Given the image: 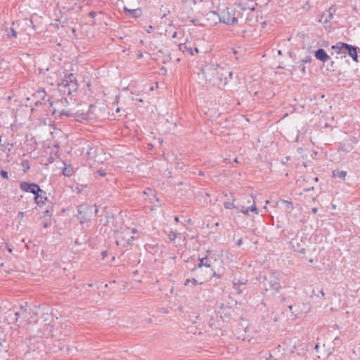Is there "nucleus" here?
<instances>
[{
	"label": "nucleus",
	"instance_id": "1",
	"mask_svg": "<svg viewBox=\"0 0 360 360\" xmlns=\"http://www.w3.org/2000/svg\"><path fill=\"white\" fill-rule=\"evenodd\" d=\"M244 1L239 0L238 3L221 10L219 14L220 22L227 25H234L238 23L243 25L251 20L255 4L251 1L246 4Z\"/></svg>",
	"mask_w": 360,
	"mask_h": 360
},
{
	"label": "nucleus",
	"instance_id": "2",
	"mask_svg": "<svg viewBox=\"0 0 360 360\" xmlns=\"http://www.w3.org/2000/svg\"><path fill=\"white\" fill-rule=\"evenodd\" d=\"M202 79L205 82H212L219 88H224L229 81L232 79L233 73L226 65L210 63L201 68Z\"/></svg>",
	"mask_w": 360,
	"mask_h": 360
},
{
	"label": "nucleus",
	"instance_id": "3",
	"mask_svg": "<svg viewBox=\"0 0 360 360\" xmlns=\"http://www.w3.org/2000/svg\"><path fill=\"white\" fill-rule=\"evenodd\" d=\"M261 279L260 287L266 292L275 295L281 289L279 275L276 272L269 271Z\"/></svg>",
	"mask_w": 360,
	"mask_h": 360
},
{
	"label": "nucleus",
	"instance_id": "4",
	"mask_svg": "<svg viewBox=\"0 0 360 360\" xmlns=\"http://www.w3.org/2000/svg\"><path fill=\"white\" fill-rule=\"evenodd\" d=\"M68 105L69 102L67 98H62L60 100L50 103L53 110L52 114L56 119H62L63 117H69L73 115L71 111L67 109Z\"/></svg>",
	"mask_w": 360,
	"mask_h": 360
},
{
	"label": "nucleus",
	"instance_id": "5",
	"mask_svg": "<svg viewBox=\"0 0 360 360\" xmlns=\"http://www.w3.org/2000/svg\"><path fill=\"white\" fill-rule=\"evenodd\" d=\"M20 188L25 192H30L34 194V200L38 205L44 204L46 200V197L45 196L46 193L36 184L22 181L20 184Z\"/></svg>",
	"mask_w": 360,
	"mask_h": 360
},
{
	"label": "nucleus",
	"instance_id": "6",
	"mask_svg": "<svg viewBox=\"0 0 360 360\" xmlns=\"http://www.w3.org/2000/svg\"><path fill=\"white\" fill-rule=\"evenodd\" d=\"M77 86L76 77L72 73H70L58 84V88L60 92L70 95L77 91Z\"/></svg>",
	"mask_w": 360,
	"mask_h": 360
},
{
	"label": "nucleus",
	"instance_id": "7",
	"mask_svg": "<svg viewBox=\"0 0 360 360\" xmlns=\"http://www.w3.org/2000/svg\"><path fill=\"white\" fill-rule=\"evenodd\" d=\"M44 330L51 335L52 338L60 340L63 336H66L67 334L64 331V327L59 322L58 318L52 321L51 323L46 324Z\"/></svg>",
	"mask_w": 360,
	"mask_h": 360
},
{
	"label": "nucleus",
	"instance_id": "8",
	"mask_svg": "<svg viewBox=\"0 0 360 360\" xmlns=\"http://www.w3.org/2000/svg\"><path fill=\"white\" fill-rule=\"evenodd\" d=\"M116 244L117 245H123L125 241L127 244L131 245L132 241L134 240V236H131L130 231L129 228H126L124 231L120 233L117 232L116 233Z\"/></svg>",
	"mask_w": 360,
	"mask_h": 360
},
{
	"label": "nucleus",
	"instance_id": "9",
	"mask_svg": "<svg viewBox=\"0 0 360 360\" xmlns=\"http://www.w3.org/2000/svg\"><path fill=\"white\" fill-rule=\"evenodd\" d=\"M77 217L81 224L89 221L91 214V210L89 207L85 205H79L77 207Z\"/></svg>",
	"mask_w": 360,
	"mask_h": 360
},
{
	"label": "nucleus",
	"instance_id": "10",
	"mask_svg": "<svg viewBox=\"0 0 360 360\" xmlns=\"http://www.w3.org/2000/svg\"><path fill=\"white\" fill-rule=\"evenodd\" d=\"M244 332V335L238 336V338H241L243 340H246L249 342L254 343L259 337V333L250 326L246 327Z\"/></svg>",
	"mask_w": 360,
	"mask_h": 360
},
{
	"label": "nucleus",
	"instance_id": "11",
	"mask_svg": "<svg viewBox=\"0 0 360 360\" xmlns=\"http://www.w3.org/2000/svg\"><path fill=\"white\" fill-rule=\"evenodd\" d=\"M251 201H252V204L251 205V206H250L248 207H246L244 205H241L240 207V212L242 213L248 215L249 211H251V212H255V214H258V210H257V208L256 207L255 202V200L253 199V196L252 195H250L248 197V203H250Z\"/></svg>",
	"mask_w": 360,
	"mask_h": 360
},
{
	"label": "nucleus",
	"instance_id": "12",
	"mask_svg": "<svg viewBox=\"0 0 360 360\" xmlns=\"http://www.w3.org/2000/svg\"><path fill=\"white\" fill-rule=\"evenodd\" d=\"M331 48L338 54H345L349 48V44L344 42H338L335 45L332 46Z\"/></svg>",
	"mask_w": 360,
	"mask_h": 360
},
{
	"label": "nucleus",
	"instance_id": "13",
	"mask_svg": "<svg viewBox=\"0 0 360 360\" xmlns=\"http://www.w3.org/2000/svg\"><path fill=\"white\" fill-rule=\"evenodd\" d=\"M178 48L184 53H187L191 56L193 55V48L190 43L179 44H178Z\"/></svg>",
	"mask_w": 360,
	"mask_h": 360
},
{
	"label": "nucleus",
	"instance_id": "14",
	"mask_svg": "<svg viewBox=\"0 0 360 360\" xmlns=\"http://www.w3.org/2000/svg\"><path fill=\"white\" fill-rule=\"evenodd\" d=\"M315 57L322 62H326L330 59V57L328 56L325 50L323 49H319L315 52Z\"/></svg>",
	"mask_w": 360,
	"mask_h": 360
},
{
	"label": "nucleus",
	"instance_id": "15",
	"mask_svg": "<svg viewBox=\"0 0 360 360\" xmlns=\"http://www.w3.org/2000/svg\"><path fill=\"white\" fill-rule=\"evenodd\" d=\"M357 50H359L358 47H354L352 45L349 44V48L347 49L349 55L352 57L354 61L358 62V55Z\"/></svg>",
	"mask_w": 360,
	"mask_h": 360
},
{
	"label": "nucleus",
	"instance_id": "16",
	"mask_svg": "<svg viewBox=\"0 0 360 360\" xmlns=\"http://www.w3.org/2000/svg\"><path fill=\"white\" fill-rule=\"evenodd\" d=\"M124 10L125 12L129 13L131 16L134 18H138L141 15L142 11L141 8H136V9H129L126 7L124 8Z\"/></svg>",
	"mask_w": 360,
	"mask_h": 360
},
{
	"label": "nucleus",
	"instance_id": "17",
	"mask_svg": "<svg viewBox=\"0 0 360 360\" xmlns=\"http://www.w3.org/2000/svg\"><path fill=\"white\" fill-rule=\"evenodd\" d=\"M333 176L338 177L342 179H345V178L347 175V172L343 171V170H342V171L335 170V171H333Z\"/></svg>",
	"mask_w": 360,
	"mask_h": 360
},
{
	"label": "nucleus",
	"instance_id": "18",
	"mask_svg": "<svg viewBox=\"0 0 360 360\" xmlns=\"http://www.w3.org/2000/svg\"><path fill=\"white\" fill-rule=\"evenodd\" d=\"M202 266H205L206 267H210L211 266V264H210V260L208 259V258L207 257H205V258H202L200 259V263L198 264V268H200L202 267Z\"/></svg>",
	"mask_w": 360,
	"mask_h": 360
},
{
	"label": "nucleus",
	"instance_id": "19",
	"mask_svg": "<svg viewBox=\"0 0 360 360\" xmlns=\"http://www.w3.org/2000/svg\"><path fill=\"white\" fill-rule=\"evenodd\" d=\"M179 236H181V233H177L176 231H170L168 233V238L171 241H174V240Z\"/></svg>",
	"mask_w": 360,
	"mask_h": 360
},
{
	"label": "nucleus",
	"instance_id": "20",
	"mask_svg": "<svg viewBox=\"0 0 360 360\" xmlns=\"http://www.w3.org/2000/svg\"><path fill=\"white\" fill-rule=\"evenodd\" d=\"M8 68L7 63L4 59H0V70Z\"/></svg>",
	"mask_w": 360,
	"mask_h": 360
},
{
	"label": "nucleus",
	"instance_id": "21",
	"mask_svg": "<svg viewBox=\"0 0 360 360\" xmlns=\"http://www.w3.org/2000/svg\"><path fill=\"white\" fill-rule=\"evenodd\" d=\"M224 205L226 209H233L235 207V205L233 202H224Z\"/></svg>",
	"mask_w": 360,
	"mask_h": 360
},
{
	"label": "nucleus",
	"instance_id": "22",
	"mask_svg": "<svg viewBox=\"0 0 360 360\" xmlns=\"http://www.w3.org/2000/svg\"><path fill=\"white\" fill-rule=\"evenodd\" d=\"M290 244H291L292 248L294 249L295 251H297V252H301V253H304L305 252V249L304 248H301V249L295 248L293 240H292L290 242Z\"/></svg>",
	"mask_w": 360,
	"mask_h": 360
},
{
	"label": "nucleus",
	"instance_id": "23",
	"mask_svg": "<svg viewBox=\"0 0 360 360\" xmlns=\"http://www.w3.org/2000/svg\"><path fill=\"white\" fill-rule=\"evenodd\" d=\"M37 94L39 98H41L42 100H44L46 93L44 90H39Z\"/></svg>",
	"mask_w": 360,
	"mask_h": 360
},
{
	"label": "nucleus",
	"instance_id": "24",
	"mask_svg": "<svg viewBox=\"0 0 360 360\" xmlns=\"http://www.w3.org/2000/svg\"><path fill=\"white\" fill-rule=\"evenodd\" d=\"M7 35L10 38L15 37H16V32L13 28H11V30H10L9 32H8Z\"/></svg>",
	"mask_w": 360,
	"mask_h": 360
},
{
	"label": "nucleus",
	"instance_id": "25",
	"mask_svg": "<svg viewBox=\"0 0 360 360\" xmlns=\"http://www.w3.org/2000/svg\"><path fill=\"white\" fill-rule=\"evenodd\" d=\"M282 202L286 205L288 208L292 209L293 206L291 202L285 200H283Z\"/></svg>",
	"mask_w": 360,
	"mask_h": 360
},
{
	"label": "nucleus",
	"instance_id": "26",
	"mask_svg": "<svg viewBox=\"0 0 360 360\" xmlns=\"http://www.w3.org/2000/svg\"><path fill=\"white\" fill-rule=\"evenodd\" d=\"M302 60L303 63H310L311 62V58L310 56H306Z\"/></svg>",
	"mask_w": 360,
	"mask_h": 360
},
{
	"label": "nucleus",
	"instance_id": "27",
	"mask_svg": "<svg viewBox=\"0 0 360 360\" xmlns=\"http://www.w3.org/2000/svg\"><path fill=\"white\" fill-rule=\"evenodd\" d=\"M1 175L4 179H7L8 178V172L4 170L1 171Z\"/></svg>",
	"mask_w": 360,
	"mask_h": 360
},
{
	"label": "nucleus",
	"instance_id": "28",
	"mask_svg": "<svg viewBox=\"0 0 360 360\" xmlns=\"http://www.w3.org/2000/svg\"><path fill=\"white\" fill-rule=\"evenodd\" d=\"M42 316H44V321H46L48 320L47 317L49 316L50 315L49 311H47L46 313H43Z\"/></svg>",
	"mask_w": 360,
	"mask_h": 360
},
{
	"label": "nucleus",
	"instance_id": "29",
	"mask_svg": "<svg viewBox=\"0 0 360 360\" xmlns=\"http://www.w3.org/2000/svg\"><path fill=\"white\" fill-rule=\"evenodd\" d=\"M189 282H192V283H193V285H195V284L198 283V282H197V281H196L195 279H194V278H193L192 281H190L189 279H188V280H186V282H185V285H188V283Z\"/></svg>",
	"mask_w": 360,
	"mask_h": 360
},
{
	"label": "nucleus",
	"instance_id": "30",
	"mask_svg": "<svg viewBox=\"0 0 360 360\" xmlns=\"http://www.w3.org/2000/svg\"><path fill=\"white\" fill-rule=\"evenodd\" d=\"M97 173H98L99 175L102 176H105V174H106L104 170H103V169H99V170H98V171H97Z\"/></svg>",
	"mask_w": 360,
	"mask_h": 360
},
{
	"label": "nucleus",
	"instance_id": "31",
	"mask_svg": "<svg viewBox=\"0 0 360 360\" xmlns=\"http://www.w3.org/2000/svg\"><path fill=\"white\" fill-rule=\"evenodd\" d=\"M75 117H77V118H81L83 120H86L87 118L86 115H84V114H82L81 117L79 115H75Z\"/></svg>",
	"mask_w": 360,
	"mask_h": 360
},
{
	"label": "nucleus",
	"instance_id": "32",
	"mask_svg": "<svg viewBox=\"0 0 360 360\" xmlns=\"http://www.w3.org/2000/svg\"><path fill=\"white\" fill-rule=\"evenodd\" d=\"M89 15L91 18H94L96 15V13L94 11H91L89 13Z\"/></svg>",
	"mask_w": 360,
	"mask_h": 360
},
{
	"label": "nucleus",
	"instance_id": "33",
	"mask_svg": "<svg viewBox=\"0 0 360 360\" xmlns=\"http://www.w3.org/2000/svg\"><path fill=\"white\" fill-rule=\"evenodd\" d=\"M300 68H301V71H302V72L303 74H305V73H306V68H305V66L302 65L300 66Z\"/></svg>",
	"mask_w": 360,
	"mask_h": 360
},
{
	"label": "nucleus",
	"instance_id": "34",
	"mask_svg": "<svg viewBox=\"0 0 360 360\" xmlns=\"http://www.w3.org/2000/svg\"><path fill=\"white\" fill-rule=\"evenodd\" d=\"M237 243V245H238V246L242 245H243V239H242V238L239 239V240L237 241V243Z\"/></svg>",
	"mask_w": 360,
	"mask_h": 360
},
{
	"label": "nucleus",
	"instance_id": "35",
	"mask_svg": "<svg viewBox=\"0 0 360 360\" xmlns=\"http://www.w3.org/2000/svg\"><path fill=\"white\" fill-rule=\"evenodd\" d=\"M24 212H20L18 213V217H20V219H22L24 217Z\"/></svg>",
	"mask_w": 360,
	"mask_h": 360
},
{
	"label": "nucleus",
	"instance_id": "36",
	"mask_svg": "<svg viewBox=\"0 0 360 360\" xmlns=\"http://www.w3.org/2000/svg\"><path fill=\"white\" fill-rule=\"evenodd\" d=\"M49 226H50V224H49L47 222L44 223V224H43V227L45 229L48 228Z\"/></svg>",
	"mask_w": 360,
	"mask_h": 360
},
{
	"label": "nucleus",
	"instance_id": "37",
	"mask_svg": "<svg viewBox=\"0 0 360 360\" xmlns=\"http://www.w3.org/2000/svg\"><path fill=\"white\" fill-rule=\"evenodd\" d=\"M311 211L314 214H316L318 211V209L316 207H314Z\"/></svg>",
	"mask_w": 360,
	"mask_h": 360
},
{
	"label": "nucleus",
	"instance_id": "38",
	"mask_svg": "<svg viewBox=\"0 0 360 360\" xmlns=\"http://www.w3.org/2000/svg\"><path fill=\"white\" fill-rule=\"evenodd\" d=\"M153 30V27H152L151 25H150V26L148 27V29L147 30V32H148V33H150V32H151V30Z\"/></svg>",
	"mask_w": 360,
	"mask_h": 360
},
{
	"label": "nucleus",
	"instance_id": "39",
	"mask_svg": "<svg viewBox=\"0 0 360 360\" xmlns=\"http://www.w3.org/2000/svg\"><path fill=\"white\" fill-rule=\"evenodd\" d=\"M320 295H321V297H323V296L325 295V292H324V291H323V289L320 291Z\"/></svg>",
	"mask_w": 360,
	"mask_h": 360
},
{
	"label": "nucleus",
	"instance_id": "40",
	"mask_svg": "<svg viewBox=\"0 0 360 360\" xmlns=\"http://www.w3.org/2000/svg\"><path fill=\"white\" fill-rule=\"evenodd\" d=\"M174 221H175L176 222H179V218L178 217H174Z\"/></svg>",
	"mask_w": 360,
	"mask_h": 360
},
{
	"label": "nucleus",
	"instance_id": "41",
	"mask_svg": "<svg viewBox=\"0 0 360 360\" xmlns=\"http://www.w3.org/2000/svg\"><path fill=\"white\" fill-rule=\"evenodd\" d=\"M176 34H177L176 32H174L173 33V34H172V38H175V37H176Z\"/></svg>",
	"mask_w": 360,
	"mask_h": 360
},
{
	"label": "nucleus",
	"instance_id": "42",
	"mask_svg": "<svg viewBox=\"0 0 360 360\" xmlns=\"http://www.w3.org/2000/svg\"><path fill=\"white\" fill-rule=\"evenodd\" d=\"M161 70H162V72H164V74L167 72V70L164 67L162 68Z\"/></svg>",
	"mask_w": 360,
	"mask_h": 360
},
{
	"label": "nucleus",
	"instance_id": "43",
	"mask_svg": "<svg viewBox=\"0 0 360 360\" xmlns=\"http://www.w3.org/2000/svg\"><path fill=\"white\" fill-rule=\"evenodd\" d=\"M148 191H149L150 193H151V194H152L153 195H154V196H155L154 191H153V190H151V189H148Z\"/></svg>",
	"mask_w": 360,
	"mask_h": 360
},
{
	"label": "nucleus",
	"instance_id": "44",
	"mask_svg": "<svg viewBox=\"0 0 360 360\" xmlns=\"http://www.w3.org/2000/svg\"><path fill=\"white\" fill-rule=\"evenodd\" d=\"M143 57V54L141 53H139L138 55L139 58H141Z\"/></svg>",
	"mask_w": 360,
	"mask_h": 360
},
{
	"label": "nucleus",
	"instance_id": "45",
	"mask_svg": "<svg viewBox=\"0 0 360 360\" xmlns=\"http://www.w3.org/2000/svg\"><path fill=\"white\" fill-rule=\"evenodd\" d=\"M319 347V345H318V344H316V345H315L314 349H315L316 351H318Z\"/></svg>",
	"mask_w": 360,
	"mask_h": 360
},
{
	"label": "nucleus",
	"instance_id": "46",
	"mask_svg": "<svg viewBox=\"0 0 360 360\" xmlns=\"http://www.w3.org/2000/svg\"><path fill=\"white\" fill-rule=\"evenodd\" d=\"M20 309L24 311H26V309L24 308L23 306H20Z\"/></svg>",
	"mask_w": 360,
	"mask_h": 360
},
{
	"label": "nucleus",
	"instance_id": "47",
	"mask_svg": "<svg viewBox=\"0 0 360 360\" xmlns=\"http://www.w3.org/2000/svg\"><path fill=\"white\" fill-rule=\"evenodd\" d=\"M131 232H132L133 233H136V232H137V230H136V229H132Z\"/></svg>",
	"mask_w": 360,
	"mask_h": 360
},
{
	"label": "nucleus",
	"instance_id": "48",
	"mask_svg": "<svg viewBox=\"0 0 360 360\" xmlns=\"http://www.w3.org/2000/svg\"><path fill=\"white\" fill-rule=\"evenodd\" d=\"M194 50H195V51L196 53H198V52H199V50H198V49L197 47H195Z\"/></svg>",
	"mask_w": 360,
	"mask_h": 360
},
{
	"label": "nucleus",
	"instance_id": "49",
	"mask_svg": "<svg viewBox=\"0 0 360 360\" xmlns=\"http://www.w3.org/2000/svg\"><path fill=\"white\" fill-rule=\"evenodd\" d=\"M288 308H289L290 310H292V305H289Z\"/></svg>",
	"mask_w": 360,
	"mask_h": 360
},
{
	"label": "nucleus",
	"instance_id": "50",
	"mask_svg": "<svg viewBox=\"0 0 360 360\" xmlns=\"http://www.w3.org/2000/svg\"><path fill=\"white\" fill-rule=\"evenodd\" d=\"M15 315L16 316H18L20 315V312H15Z\"/></svg>",
	"mask_w": 360,
	"mask_h": 360
},
{
	"label": "nucleus",
	"instance_id": "51",
	"mask_svg": "<svg viewBox=\"0 0 360 360\" xmlns=\"http://www.w3.org/2000/svg\"><path fill=\"white\" fill-rule=\"evenodd\" d=\"M120 111V108H117L116 109V112H119Z\"/></svg>",
	"mask_w": 360,
	"mask_h": 360
},
{
	"label": "nucleus",
	"instance_id": "52",
	"mask_svg": "<svg viewBox=\"0 0 360 360\" xmlns=\"http://www.w3.org/2000/svg\"><path fill=\"white\" fill-rule=\"evenodd\" d=\"M162 141H163V140H162V139H159V142H160V143H162Z\"/></svg>",
	"mask_w": 360,
	"mask_h": 360
},
{
	"label": "nucleus",
	"instance_id": "53",
	"mask_svg": "<svg viewBox=\"0 0 360 360\" xmlns=\"http://www.w3.org/2000/svg\"><path fill=\"white\" fill-rule=\"evenodd\" d=\"M199 174H200V175H201V176H202L204 174H203V172H201V171H200V172H199Z\"/></svg>",
	"mask_w": 360,
	"mask_h": 360
},
{
	"label": "nucleus",
	"instance_id": "54",
	"mask_svg": "<svg viewBox=\"0 0 360 360\" xmlns=\"http://www.w3.org/2000/svg\"><path fill=\"white\" fill-rule=\"evenodd\" d=\"M234 162H238V159H237V158H235Z\"/></svg>",
	"mask_w": 360,
	"mask_h": 360
},
{
	"label": "nucleus",
	"instance_id": "55",
	"mask_svg": "<svg viewBox=\"0 0 360 360\" xmlns=\"http://www.w3.org/2000/svg\"><path fill=\"white\" fill-rule=\"evenodd\" d=\"M219 225V222H217V223L215 224V226H218Z\"/></svg>",
	"mask_w": 360,
	"mask_h": 360
},
{
	"label": "nucleus",
	"instance_id": "56",
	"mask_svg": "<svg viewBox=\"0 0 360 360\" xmlns=\"http://www.w3.org/2000/svg\"><path fill=\"white\" fill-rule=\"evenodd\" d=\"M278 53L279 55H281V51H278Z\"/></svg>",
	"mask_w": 360,
	"mask_h": 360
},
{
	"label": "nucleus",
	"instance_id": "57",
	"mask_svg": "<svg viewBox=\"0 0 360 360\" xmlns=\"http://www.w3.org/2000/svg\"><path fill=\"white\" fill-rule=\"evenodd\" d=\"M153 89H154L153 86L150 87V91H153Z\"/></svg>",
	"mask_w": 360,
	"mask_h": 360
},
{
	"label": "nucleus",
	"instance_id": "58",
	"mask_svg": "<svg viewBox=\"0 0 360 360\" xmlns=\"http://www.w3.org/2000/svg\"><path fill=\"white\" fill-rule=\"evenodd\" d=\"M314 180H315V181H318V177H316V178L314 179Z\"/></svg>",
	"mask_w": 360,
	"mask_h": 360
},
{
	"label": "nucleus",
	"instance_id": "59",
	"mask_svg": "<svg viewBox=\"0 0 360 360\" xmlns=\"http://www.w3.org/2000/svg\"><path fill=\"white\" fill-rule=\"evenodd\" d=\"M165 16H166V14L165 13L162 15V18H165Z\"/></svg>",
	"mask_w": 360,
	"mask_h": 360
},
{
	"label": "nucleus",
	"instance_id": "60",
	"mask_svg": "<svg viewBox=\"0 0 360 360\" xmlns=\"http://www.w3.org/2000/svg\"><path fill=\"white\" fill-rule=\"evenodd\" d=\"M118 98H119V96H116V101H117Z\"/></svg>",
	"mask_w": 360,
	"mask_h": 360
},
{
	"label": "nucleus",
	"instance_id": "61",
	"mask_svg": "<svg viewBox=\"0 0 360 360\" xmlns=\"http://www.w3.org/2000/svg\"><path fill=\"white\" fill-rule=\"evenodd\" d=\"M8 251H9L10 252H12V250H11V248H8Z\"/></svg>",
	"mask_w": 360,
	"mask_h": 360
},
{
	"label": "nucleus",
	"instance_id": "62",
	"mask_svg": "<svg viewBox=\"0 0 360 360\" xmlns=\"http://www.w3.org/2000/svg\"><path fill=\"white\" fill-rule=\"evenodd\" d=\"M69 351H70V349L68 347H67V352H68Z\"/></svg>",
	"mask_w": 360,
	"mask_h": 360
},
{
	"label": "nucleus",
	"instance_id": "63",
	"mask_svg": "<svg viewBox=\"0 0 360 360\" xmlns=\"http://www.w3.org/2000/svg\"><path fill=\"white\" fill-rule=\"evenodd\" d=\"M25 168H26L27 169H30V167H27V166H25Z\"/></svg>",
	"mask_w": 360,
	"mask_h": 360
},
{
	"label": "nucleus",
	"instance_id": "64",
	"mask_svg": "<svg viewBox=\"0 0 360 360\" xmlns=\"http://www.w3.org/2000/svg\"><path fill=\"white\" fill-rule=\"evenodd\" d=\"M103 257L105 256V252H103Z\"/></svg>",
	"mask_w": 360,
	"mask_h": 360
}]
</instances>
